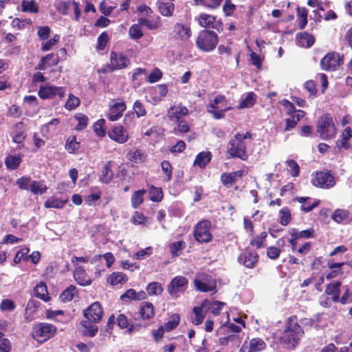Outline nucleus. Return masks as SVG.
Here are the masks:
<instances>
[{"label": "nucleus", "instance_id": "1", "mask_svg": "<svg viewBox=\"0 0 352 352\" xmlns=\"http://www.w3.org/2000/svg\"><path fill=\"white\" fill-rule=\"evenodd\" d=\"M254 135L251 131H246L245 133H236L228 143L226 154L228 159L238 158L242 161L248 159L247 152V144L245 140H253Z\"/></svg>", "mask_w": 352, "mask_h": 352}, {"label": "nucleus", "instance_id": "2", "mask_svg": "<svg viewBox=\"0 0 352 352\" xmlns=\"http://www.w3.org/2000/svg\"><path fill=\"white\" fill-rule=\"evenodd\" d=\"M304 331L298 323L296 316L289 317L287 320L286 329L284 330L280 340L286 344H291L295 347L300 338L302 336Z\"/></svg>", "mask_w": 352, "mask_h": 352}, {"label": "nucleus", "instance_id": "3", "mask_svg": "<svg viewBox=\"0 0 352 352\" xmlns=\"http://www.w3.org/2000/svg\"><path fill=\"white\" fill-rule=\"evenodd\" d=\"M206 109L214 119L221 120L225 118L226 112L232 110V107L224 95L218 94L207 105Z\"/></svg>", "mask_w": 352, "mask_h": 352}, {"label": "nucleus", "instance_id": "4", "mask_svg": "<svg viewBox=\"0 0 352 352\" xmlns=\"http://www.w3.org/2000/svg\"><path fill=\"white\" fill-rule=\"evenodd\" d=\"M219 42L217 34L210 30H203L198 33L196 46L201 51L209 52L214 50Z\"/></svg>", "mask_w": 352, "mask_h": 352}, {"label": "nucleus", "instance_id": "5", "mask_svg": "<svg viewBox=\"0 0 352 352\" xmlns=\"http://www.w3.org/2000/svg\"><path fill=\"white\" fill-rule=\"evenodd\" d=\"M316 131L322 140H328L335 138L337 129L330 114L325 113L320 116Z\"/></svg>", "mask_w": 352, "mask_h": 352}, {"label": "nucleus", "instance_id": "6", "mask_svg": "<svg viewBox=\"0 0 352 352\" xmlns=\"http://www.w3.org/2000/svg\"><path fill=\"white\" fill-rule=\"evenodd\" d=\"M192 235L198 243H208L212 241L213 236L211 232V222L203 219L195 226Z\"/></svg>", "mask_w": 352, "mask_h": 352}, {"label": "nucleus", "instance_id": "7", "mask_svg": "<svg viewBox=\"0 0 352 352\" xmlns=\"http://www.w3.org/2000/svg\"><path fill=\"white\" fill-rule=\"evenodd\" d=\"M57 331L55 325L47 322H40L32 328V338L40 343H44L52 338Z\"/></svg>", "mask_w": 352, "mask_h": 352}, {"label": "nucleus", "instance_id": "8", "mask_svg": "<svg viewBox=\"0 0 352 352\" xmlns=\"http://www.w3.org/2000/svg\"><path fill=\"white\" fill-rule=\"evenodd\" d=\"M130 64L129 58L122 52H111L109 63L107 65L111 72L126 68Z\"/></svg>", "mask_w": 352, "mask_h": 352}, {"label": "nucleus", "instance_id": "9", "mask_svg": "<svg viewBox=\"0 0 352 352\" xmlns=\"http://www.w3.org/2000/svg\"><path fill=\"white\" fill-rule=\"evenodd\" d=\"M311 183L318 188L329 189L336 185V179L330 171H319L316 173Z\"/></svg>", "mask_w": 352, "mask_h": 352}, {"label": "nucleus", "instance_id": "10", "mask_svg": "<svg viewBox=\"0 0 352 352\" xmlns=\"http://www.w3.org/2000/svg\"><path fill=\"white\" fill-rule=\"evenodd\" d=\"M194 283L196 289L202 292H212L216 288V281L205 272L198 274Z\"/></svg>", "mask_w": 352, "mask_h": 352}, {"label": "nucleus", "instance_id": "11", "mask_svg": "<svg viewBox=\"0 0 352 352\" xmlns=\"http://www.w3.org/2000/svg\"><path fill=\"white\" fill-rule=\"evenodd\" d=\"M343 63L340 54L335 52L327 53L320 60V65L322 69L325 71L336 70Z\"/></svg>", "mask_w": 352, "mask_h": 352}, {"label": "nucleus", "instance_id": "12", "mask_svg": "<svg viewBox=\"0 0 352 352\" xmlns=\"http://www.w3.org/2000/svg\"><path fill=\"white\" fill-rule=\"evenodd\" d=\"M126 109V103L122 99L113 100L111 104H109V111L107 115V119L112 122L119 120Z\"/></svg>", "mask_w": 352, "mask_h": 352}, {"label": "nucleus", "instance_id": "13", "mask_svg": "<svg viewBox=\"0 0 352 352\" xmlns=\"http://www.w3.org/2000/svg\"><path fill=\"white\" fill-rule=\"evenodd\" d=\"M65 88L56 86H41L38 91V96L43 99H52L56 96L62 99L65 96Z\"/></svg>", "mask_w": 352, "mask_h": 352}, {"label": "nucleus", "instance_id": "14", "mask_svg": "<svg viewBox=\"0 0 352 352\" xmlns=\"http://www.w3.org/2000/svg\"><path fill=\"white\" fill-rule=\"evenodd\" d=\"M103 314L104 311L102 305L98 301L91 303L83 311L84 317L94 322H99L102 320Z\"/></svg>", "mask_w": 352, "mask_h": 352}, {"label": "nucleus", "instance_id": "15", "mask_svg": "<svg viewBox=\"0 0 352 352\" xmlns=\"http://www.w3.org/2000/svg\"><path fill=\"white\" fill-rule=\"evenodd\" d=\"M109 138L118 144L126 143L129 138V133L124 127L119 124H114L108 131Z\"/></svg>", "mask_w": 352, "mask_h": 352}, {"label": "nucleus", "instance_id": "16", "mask_svg": "<svg viewBox=\"0 0 352 352\" xmlns=\"http://www.w3.org/2000/svg\"><path fill=\"white\" fill-rule=\"evenodd\" d=\"M188 115V108L182 103L172 105L167 111V117L172 122H178Z\"/></svg>", "mask_w": 352, "mask_h": 352}, {"label": "nucleus", "instance_id": "17", "mask_svg": "<svg viewBox=\"0 0 352 352\" xmlns=\"http://www.w3.org/2000/svg\"><path fill=\"white\" fill-rule=\"evenodd\" d=\"M188 280L183 276H176L167 287L168 292L170 295L175 294L179 292H184L188 286Z\"/></svg>", "mask_w": 352, "mask_h": 352}, {"label": "nucleus", "instance_id": "18", "mask_svg": "<svg viewBox=\"0 0 352 352\" xmlns=\"http://www.w3.org/2000/svg\"><path fill=\"white\" fill-rule=\"evenodd\" d=\"M340 137V140L336 141L334 148L335 153H340L342 149L349 150L351 148V144L349 143V140L352 138V130L351 127H346L343 130Z\"/></svg>", "mask_w": 352, "mask_h": 352}, {"label": "nucleus", "instance_id": "19", "mask_svg": "<svg viewBox=\"0 0 352 352\" xmlns=\"http://www.w3.org/2000/svg\"><path fill=\"white\" fill-rule=\"evenodd\" d=\"M258 254L256 252H252L245 250L238 256V261L240 264L248 268H253L258 262Z\"/></svg>", "mask_w": 352, "mask_h": 352}, {"label": "nucleus", "instance_id": "20", "mask_svg": "<svg viewBox=\"0 0 352 352\" xmlns=\"http://www.w3.org/2000/svg\"><path fill=\"white\" fill-rule=\"evenodd\" d=\"M60 62V58L58 54L54 53L47 54L43 56L38 65L36 66V69L45 70L47 67L56 66Z\"/></svg>", "mask_w": 352, "mask_h": 352}, {"label": "nucleus", "instance_id": "21", "mask_svg": "<svg viewBox=\"0 0 352 352\" xmlns=\"http://www.w3.org/2000/svg\"><path fill=\"white\" fill-rule=\"evenodd\" d=\"M245 171L239 170L234 172H224L221 175L220 180L221 184L227 188L231 187L238 179H241L244 175Z\"/></svg>", "mask_w": 352, "mask_h": 352}, {"label": "nucleus", "instance_id": "22", "mask_svg": "<svg viewBox=\"0 0 352 352\" xmlns=\"http://www.w3.org/2000/svg\"><path fill=\"white\" fill-rule=\"evenodd\" d=\"M341 285L342 283L340 280H333L326 286L324 293L330 296L334 302H339Z\"/></svg>", "mask_w": 352, "mask_h": 352}, {"label": "nucleus", "instance_id": "23", "mask_svg": "<svg viewBox=\"0 0 352 352\" xmlns=\"http://www.w3.org/2000/svg\"><path fill=\"white\" fill-rule=\"evenodd\" d=\"M138 314L142 320L153 318L155 314L153 305L148 301L142 302L138 309Z\"/></svg>", "mask_w": 352, "mask_h": 352}, {"label": "nucleus", "instance_id": "24", "mask_svg": "<svg viewBox=\"0 0 352 352\" xmlns=\"http://www.w3.org/2000/svg\"><path fill=\"white\" fill-rule=\"evenodd\" d=\"M175 35L182 41H188L192 35V31L189 25L177 23L173 26Z\"/></svg>", "mask_w": 352, "mask_h": 352}, {"label": "nucleus", "instance_id": "25", "mask_svg": "<svg viewBox=\"0 0 352 352\" xmlns=\"http://www.w3.org/2000/svg\"><path fill=\"white\" fill-rule=\"evenodd\" d=\"M146 157V153L142 150L138 148L130 150L126 154L127 160L137 164L144 162Z\"/></svg>", "mask_w": 352, "mask_h": 352}, {"label": "nucleus", "instance_id": "26", "mask_svg": "<svg viewBox=\"0 0 352 352\" xmlns=\"http://www.w3.org/2000/svg\"><path fill=\"white\" fill-rule=\"evenodd\" d=\"M296 40L298 45L305 47H310L315 43L314 36L307 32H298L296 34Z\"/></svg>", "mask_w": 352, "mask_h": 352}, {"label": "nucleus", "instance_id": "27", "mask_svg": "<svg viewBox=\"0 0 352 352\" xmlns=\"http://www.w3.org/2000/svg\"><path fill=\"white\" fill-rule=\"evenodd\" d=\"M212 157V155L210 151H201L197 155L193 165L204 169L210 163Z\"/></svg>", "mask_w": 352, "mask_h": 352}, {"label": "nucleus", "instance_id": "28", "mask_svg": "<svg viewBox=\"0 0 352 352\" xmlns=\"http://www.w3.org/2000/svg\"><path fill=\"white\" fill-rule=\"evenodd\" d=\"M170 1H157V7L159 12L164 16L170 17L173 16L175 10V5Z\"/></svg>", "mask_w": 352, "mask_h": 352}, {"label": "nucleus", "instance_id": "29", "mask_svg": "<svg viewBox=\"0 0 352 352\" xmlns=\"http://www.w3.org/2000/svg\"><path fill=\"white\" fill-rule=\"evenodd\" d=\"M209 303L208 300L205 299L201 305L199 307H195L192 309L195 316L191 318V322L195 325H199L201 324L204 320L205 314L203 313V308Z\"/></svg>", "mask_w": 352, "mask_h": 352}, {"label": "nucleus", "instance_id": "30", "mask_svg": "<svg viewBox=\"0 0 352 352\" xmlns=\"http://www.w3.org/2000/svg\"><path fill=\"white\" fill-rule=\"evenodd\" d=\"M296 199L302 204L300 208L305 212H310L314 208H316L320 204V200L311 202V199L308 197H297Z\"/></svg>", "mask_w": 352, "mask_h": 352}, {"label": "nucleus", "instance_id": "31", "mask_svg": "<svg viewBox=\"0 0 352 352\" xmlns=\"http://www.w3.org/2000/svg\"><path fill=\"white\" fill-rule=\"evenodd\" d=\"M22 162L21 155H8L5 158V165L8 170H16Z\"/></svg>", "mask_w": 352, "mask_h": 352}, {"label": "nucleus", "instance_id": "32", "mask_svg": "<svg viewBox=\"0 0 352 352\" xmlns=\"http://www.w3.org/2000/svg\"><path fill=\"white\" fill-rule=\"evenodd\" d=\"M96 322L90 320L85 319L80 322L82 327L84 328L83 333L89 337H94L98 331V327L94 324Z\"/></svg>", "mask_w": 352, "mask_h": 352}, {"label": "nucleus", "instance_id": "33", "mask_svg": "<svg viewBox=\"0 0 352 352\" xmlns=\"http://www.w3.org/2000/svg\"><path fill=\"white\" fill-rule=\"evenodd\" d=\"M74 276L80 285H89L91 280L87 277L85 270L82 267H77L74 270Z\"/></svg>", "mask_w": 352, "mask_h": 352}, {"label": "nucleus", "instance_id": "34", "mask_svg": "<svg viewBox=\"0 0 352 352\" xmlns=\"http://www.w3.org/2000/svg\"><path fill=\"white\" fill-rule=\"evenodd\" d=\"M148 193L149 199L153 202H160L164 197L162 188L155 187L153 185H148Z\"/></svg>", "mask_w": 352, "mask_h": 352}, {"label": "nucleus", "instance_id": "35", "mask_svg": "<svg viewBox=\"0 0 352 352\" xmlns=\"http://www.w3.org/2000/svg\"><path fill=\"white\" fill-rule=\"evenodd\" d=\"M111 162H107L101 170V175H100V180L104 183L109 184L113 177V172L111 168Z\"/></svg>", "mask_w": 352, "mask_h": 352}, {"label": "nucleus", "instance_id": "36", "mask_svg": "<svg viewBox=\"0 0 352 352\" xmlns=\"http://www.w3.org/2000/svg\"><path fill=\"white\" fill-rule=\"evenodd\" d=\"M34 295L40 299L47 302L50 299L48 296L47 286L45 283L41 282L36 285L34 289Z\"/></svg>", "mask_w": 352, "mask_h": 352}, {"label": "nucleus", "instance_id": "37", "mask_svg": "<svg viewBox=\"0 0 352 352\" xmlns=\"http://www.w3.org/2000/svg\"><path fill=\"white\" fill-rule=\"evenodd\" d=\"M23 124L21 122H17L14 126L12 141L15 143H21L25 138V134L23 130Z\"/></svg>", "mask_w": 352, "mask_h": 352}, {"label": "nucleus", "instance_id": "38", "mask_svg": "<svg viewBox=\"0 0 352 352\" xmlns=\"http://www.w3.org/2000/svg\"><path fill=\"white\" fill-rule=\"evenodd\" d=\"M146 192L145 189L135 191L131 196V203L133 208H139L144 202V195Z\"/></svg>", "mask_w": 352, "mask_h": 352}, {"label": "nucleus", "instance_id": "39", "mask_svg": "<svg viewBox=\"0 0 352 352\" xmlns=\"http://www.w3.org/2000/svg\"><path fill=\"white\" fill-rule=\"evenodd\" d=\"M256 102V94L254 92L250 91L247 94L245 98L239 102V104L237 107V109H244V108L252 107L254 105Z\"/></svg>", "mask_w": 352, "mask_h": 352}, {"label": "nucleus", "instance_id": "40", "mask_svg": "<svg viewBox=\"0 0 352 352\" xmlns=\"http://www.w3.org/2000/svg\"><path fill=\"white\" fill-rule=\"evenodd\" d=\"M67 200H62L55 197H51L48 198L44 203V206L46 208H63Z\"/></svg>", "mask_w": 352, "mask_h": 352}, {"label": "nucleus", "instance_id": "41", "mask_svg": "<svg viewBox=\"0 0 352 352\" xmlns=\"http://www.w3.org/2000/svg\"><path fill=\"white\" fill-rule=\"evenodd\" d=\"M108 283L111 285H117L118 284H124L127 281L126 276L122 272H113L107 278Z\"/></svg>", "mask_w": 352, "mask_h": 352}, {"label": "nucleus", "instance_id": "42", "mask_svg": "<svg viewBox=\"0 0 352 352\" xmlns=\"http://www.w3.org/2000/svg\"><path fill=\"white\" fill-rule=\"evenodd\" d=\"M229 342H232L236 346H239L241 340L239 336L235 334H227V336L219 338V344L220 346H228Z\"/></svg>", "mask_w": 352, "mask_h": 352}, {"label": "nucleus", "instance_id": "43", "mask_svg": "<svg viewBox=\"0 0 352 352\" xmlns=\"http://www.w3.org/2000/svg\"><path fill=\"white\" fill-rule=\"evenodd\" d=\"M76 293V287L74 285H71L60 294L59 298L61 302H69L73 300L74 295Z\"/></svg>", "mask_w": 352, "mask_h": 352}, {"label": "nucleus", "instance_id": "44", "mask_svg": "<svg viewBox=\"0 0 352 352\" xmlns=\"http://www.w3.org/2000/svg\"><path fill=\"white\" fill-rule=\"evenodd\" d=\"M215 20L214 16L205 13L201 14L198 18L199 25L205 28H211Z\"/></svg>", "mask_w": 352, "mask_h": 352}, {"label": "nucleus", "instance_id": "45", "mask_svg": "<svg viewBox=\"0 0 352 352\" xmlns=\"http://www.w3.org/2000/svg\"><path fill=\"white\" fill-rule=\"evenodd\" d=\"M297 16L299 19L298 27L302 30L307 24V15L308 10L305 7H300L299 6L296 8Z\"/></svg>", "mask_w": 352, "mask_h": 352}, {"label": "nucleus", "instance_id": "46", "mask_svg": "<svg viewBox=\"0 0 352 352\" xmlns=\"http://www.w3.org/2000/svg\"><path fill=\"white\" fill-rule=\"evenodd\" d=\"M332 219L338 223H344L349 219V212L343 209H337L332 214Z\"/></svg>", "mask_w": 352, "mask_h": 352}, {"label": "nucleus", "instance_id": "47", "mask_svg": "<svg viewBox=\"0 0 352 352\" xmlns=\"http://www.w3.org/2000/svg\"><path fill=\"white\" fill-rule=\"evenodd\" d=\"M80 143L76 140V137L73 135L67 138L65 148L69 153H75L80 148Z\"/></svg>", "mask_w": 352, "mask_h": 352}, {"label": "nucleus", "instance_id": "48", "mask_svg": "<svg viewBox=\"0 0 352 352\" xmlns=\"http://www.w3.org/2000/svg\"><path fill=\"white\" fill-rule=\"evenodd\" d=\"M267 236V232L265 231L262 232L260 234L256 235L255 236H252V239L250 240V245L256 247L257 249L261 248Z\"/></svg>", "mask_w": 352, "mask_h": 352}, {"label": "nucleus", "instance_id": "49", "mask_svg": "<svg viewBox=\"0 0 352 352\" xmlns=\"http://www.w3.org/2000/svg\"><path fill=\"white\" fill-rule=\"evenodd\" d=\"M146 290L149 296H158L163 292L164 289L161 283L152 282L146 286Z\"/></svg>", "mask_w": 352, "mask_h": 352}, {"label": "nucleus", "instance_id": "50", "mask_svg": "<svg viewBox=\"0 0 352 352\" xmlns=\"http://www.w3.org/2000/svg\"><path fill=\"white\" fill-rule=\"evenodd\" d=\"M180 322V316L178 314H172L168 322L163 326L166 331H170L175 329Z\"/></svg>", "mask_w": 352, "mask_h": 352}, {"label": "nucleus", "instance_id": "51", "mask_svg": "<svg viewBox=\"0 0 352 352\" xmlns=\"http://www.w3.org/2000/svg\"><path fill=\"white\" fill-rule=\"evenodd\" d=\"M160 18L159 16H157V19L155 21H151L146 18H140L138 19L139 25L146 26L148 30H157L160 26Z\"/></svg>", "mask_w": 352, "mask_h": 352}, {"label": "nucleus", "instance_id": "52", "mask_svg": "<svg viewBox=\"0 0 352 352\" xmlns=\"http://www.w3.org/2000/svg\"><path fill=\"white\" fill-rule=\"evenodd\" d=\"M280 223L283 226H287L292 221V214L288 207H283L279 211Z\"/></svg>", "mask_w": 352, "mask_h": 352}, {"label": "nucleus", "instance_id": "53", "mask_svg": "<svg viewBox=\"0 0 352 352\" xmlns=\"http://www.w3.org/2000/svg\"><path fill=\"white\" fill-rule=\"evenodd\" d=\"M74 118L78 121V124L75 126V130L81 131L86 129L88 124L89 118L83 113H77L74 116Z\"/></svg>", "mask_w": 352, "mask_h": 352}, {"label": "nucleus", "instance_id": "54", "mask_svg": "<svg viewBox=\"0 0 352 352\" xmlns=\"http://www.w3.org/2000/svg\"><path fill=\"white\" fill-rule=\"evenodd\" d=\"M266 347L265 342L263 340V339L259 338H252L250 341V348L249 350L252 352L259 351L264 349Z\"/></svg>", "mask_w": 352, "mask_h": 352}, {"label": "nucleus", "instance_id": "55", "mask_svg": "<svg viewBox=\"0 0 352 352\" xmlns=\"http://www.w3.org/2000/svg\"><path fill=\"white\" fill-rule=\"evenodd\" d=\"M141 25L138 23L133 24L129 30V34L131 39L138 40L143 36V32L140 28Z\"/></svg>", "mask_w": 352, "mask_h": 352}, {"label": "nucleus", "instance_id": "56", "mask_svg": "<svg viewBox=\"0 0 352 352\" xmlns=\"http://www.w3.org/2000/svg\"><path fill=\"white\" fill-rule=\"evenodd\" d=\"M186 248V243L183 240L175 241L170 245V251L173 257L179 256L178 252Z\"/></svg>", "mask_w": 352, "mask_h": 352}, {"label": "nucleus", "instance_id": "57", "mask_svg": "<svg viewBox=\"0 0 352 352\" xmlns=\"http://www.w3.org/2000/svg\"><path fill=\"white\" fill-rule=\"evenodd\" d=\"M105 120L103 118L99 119L94 124V131L96 135L100 138H104L106 135V131L104 129Z\"/></svg>", "mask_w": 352, "mask_h": 352}, {"label": "nucleus", "instance_id": "58", "mask_svg": "<svg viewBox=\"0 0 352 352\" xmlns=\"http://www.w3.org/2000/svg\"><path fill=\"white\" fill-rule=\"evenodd\" d=\"M286 165L289 168V175L293 177H296L300 175V166L294 160H288L285 162Z\"/></svg>", "mask_w": 352, "mask_h": 352}, {"label": "nucleus", "instance_id": "59", "mask_svg": "<svg viewBox=\"0 0 352 352\" xmlns=\"http://www.w3.org/2000/svg\"><path fill=\"white\" fill-rule=\"evenodd\" d=\"M71 0H67V1H58L55 3V8L58 12L63 15H67L68 14V10L69 8L70 3H72Z\"/></svg>", "mask_w": 352, "mask_h": 352}, {"label": "nucleus", "instance_id": "60", "mask_svg": "<svg viewBox=\"0 0 352 352\" xmlns=\"http://www.w3.org/2000/svg\"><path fill=\"white\" fill-rule=\"evenodd\" d=\"M80 99L74 95L70 94L68 99L65 104V107L67 110H73L80 105Z\"/></svg>", "mask_w": 352, "mask_h": 352}, {"label": "nucleus", "instance_id": "61", "mask_svg": "<svg viewBox=\"0 0 352 352\" xmlns=\"http://www.w3.org/2000/svg\"><path fill=\"white\" fill-rule=\"evenodd\" d=\"M161 167L163 173L166 176V181L170 182L172 179V170L173 167L171 164L168 160H164L161 162Z\"/></svg>", "mask_w": 352, "mask_h": 352}, {"label": "nucleus", "instance_id": "62", "mask_svg": "<svg viewBox=\"0 0 352 352\" xmlns=\"http://www.w3.org/2000/svg\"><path fill=\"white\" fill-rule=\"evenodd\" d=\"M109 41V36L106 32H102L97 38L96 50L98 51H102L104 50Z\"/></svg>", "mask_w": 352, "mask_h": 352}, {"label": "nucleus", "instance_id": "63", "mask_svg": "<svg viewBox=\"0 0 352 352\" xmlns=\"http://www.w3.org/2000/svg\"><path fill=\"white\" fill-rule=\"evenodd\" d=\"M59 39V35L55 34L52 38L41 44V50L43 52H47L50 50L55 45H56L58 43Z\"/></svg>", "mask_w": 352, "mask_h": 352}, {"label": "nucleus", "instance_id": "64", "mask_svg": "<svg viewBox=\"0 0 352 352\" xmlns=\"http://www.w3.org/2000/svg\"><path fill=\"white\" fill-rule=\"evenodd\" d=\"M250 64L255 66L258 69H261L263 58L259 54L252 51L250 54Z\"/></svg>", "mask_w": 352, "mask_h": 352}]
</instances>
